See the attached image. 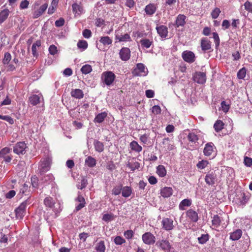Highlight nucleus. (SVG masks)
Instances as JSON below:
<instances>
[{"label":"nucleus","mask_w":252,"mask_h":252,"mask_svg":"<svg viewBox=\"0 0 252 252\" xmlns=\"http://www.w3.org/2000/svg\"><path fill=\"white\" fill-rule=\"evenodd\" d=\"M208 164L209 162L207 160H202L198 162V163L196 165V166L199 169H203L205 168Z\"/></svg>","instance_id":"6e6d98bb"},{"label":"nucleus","mask_w":252,"mask_h":252,"mask_svg":"<svg viewBox=\"0 0 252 252\" xmlns=\"http://www.w3.org/2000/svg\"><path fill=\"white\" fill-rule=\"evenodd\" d=\"M132 189L131 187L128 186H125L122 187V194L124 197H128L132 194Z\"/></svg>","instance_id":"7c9ffc66"},{"label":"nucleus","mask_w":252,"mask_h":252,"mask_svg":"<svg viewBox=\"0 0 252 252\" xmlns=\"http://www.w3.org/2000/svg\"><path fill=\"white\" fill-rule=\"evenodd\" d=\"M130 147L132 151L138 153L140 152L142 150V147L135 141H132L130 143Z\"/></svg>","instance_id":"2f4dec72"},{"label":"nucleus","mask_w":252,"mask_h":252,"mask_svg":"<svg viewBox=\"0 0 252 252\" xmlns=\"http://www.w3.org/2000/svg\"><path fill=\"white\" fill-rule=\"evenodd\" d=\"M250 244V240L249 237L242 240L236 245L233 249V252H246L249 248Z\"/></svg>","instance_id":"f257e3e1"},{"label":"nucleus","mask_w":252,"mask_h":252,"mask_svg":"<svg viewBox=\"0 0 252 252\" xmlns=\"http://www.w3.org/2000/svg\"><path fill=\"white\" fill-rule=\"evenodd\" d=\"M53 180L54 177L51 174L45 175L42 178V182L47 184H49L50 182H52Z\"/></svg>","instance_id":"de8ad7c7"},{"label":"nucleus","mask_w":252,"mask_h":252,"mask_svg":"<svg viewBox=\"0 0 252 252\" xmlns=\"http://www.w3.org/2000/svg\"><path fill=\"white\" fill-rule=\"evenodd\" d=\"M148 72V68L142 63H137L135 67L132 70V74L134 76H146Z\"/></svg>","instance_id":"f03ea898"},{"label":"nucleus","mask_w":252,"mask_h":252,"mask_svg":"<svg viewBox=\"0 0 252 252\" xmlns=\"http://www.w3.org/2000/svg\"><path fill=\"white\" fill-rule=\"evenodd\" d=\"M124 236L127 239H131L133 235H134V232L131 230H126L124 232Z\"/></svg>","instance_id":"338daca9"},{"label":"nucleus","mask_w":252,"mask_h":252,"mask_svg":"<svg viewBox=\"0 0 252 252\" xmlns=\"http://www.w3.org/2000/svg\"><path fill=\"white\" fill-rule=\"evenodd\" d=\"M193 80L198 84H203L206 82V74L203 72H196L193 76Z\"/></svg>","instance_id":"f8f14e48"},{"label":"nucleus","mask_w":252,"mask_h":252,"mask_svg":"<svg viewBox=\"0 0 252 252\" xmlns=\"http://www.w3.org/2000/svg\"><path fill=\"white\" fill-rule=\"evenodd\" d=\"M187 217L193 222H197L198 220V214L192 209H189L186 212Z\"/></svg>","instance_id":"4be33fe9"},{"label":"nucleus","mask_w":252,"mask_h":252,"mask_svg":"<svg viewBox=\"0 0 252 252\" xmlns=\"http://www.w3.org/2000/svg\"><path fill=\"white\" fill-rule=\"evenodd\" d=\"M11 60V55L8 53L6 52L4 54V58L2 60V63L4 64H8Z\"/></svg>","instance_id":"864d4df0"},{"label":"nucleus","mask_w":252,"mask_h":252,"mask_svg":"<svg viewBox=\"0 0 252 252\" xmlns=\"http://www.w3.org/2000/svg\"><path fill=\"white\" fill-rule=\"evenodd\" d=\"M48 7V4L44 3L42 5L39 9L34 11L33 13V18L36 19L42 15Z\"/></svg>","instance_id":"6ab92c4d"},{"label":"nucleus","mask_w":252,"mask_h":252,"mask_svg":"<svg viewBox=\"0 0 252 252\" xmlns=\"http://www.w3.org/2000/svg\"><path fill=\"white\" fill-rule=\"evenodd\" d=\"M217 181V175L214 171L208 172L205 176V181L208 185H213Z\"/></svg>","instance_id":"4468645a"},{"label":"nucleus","mask_w":252,"mask_h":252,"mask_svg":"<svg viewBox=\"0 0 252 252\" xmlns=\"http://www.w3.org/2000/svg\"><path fill=\"white\" fill-rule=\"evenodd\" d=\"M95 249L97 252H105L106 247L104 241L101 240L97 243L95 246Z\"/></svg>","instance_id":"72a5a7b5"},{"label":"nucleus","mask_w":252,"mask_h":252,"mask_svg":"<svg viewBox=\"0 0 252 252\" xmlns=\"http://www.w3.org/2000/svg\"><path fill=\"white\" fill-rule=\"evenodd\" d=\"M51 163V159L48 157L44 158L40 161L39 169L41 175L50 169Z\"/></svg>","instance_id":"423d86ee"},{"label":"nucleus","mask_w":252,"mask_h":252,"mask_svg":"<svg viewBox=\"0 0 252 252\" xmlns=\"http://www.w3.org/2000/svg\"><path fill=\"white\" fill-rule=\"evenodd\" d=\"M72 7L73 12L75 14L79 15L81 14L83 11L82 7L76 3H73L72 5Z\"/></svg>","instance_id":"ea45409f"},{"label":"nucleus","mask_w":252,"mask_h":252,"mask_svg":"<svg viewBox=\"0 0 252 252\" xmlns=\"http://www.w3.org/2000/svg\"><path fill=\"white\" fill-rule=\"evenodd\" d=\"M114 219V216L113 214H105L102 217V220L105 222H109Z\"/></svg>","instance_id":"8fccbe9b"},{"label":"nucleus","mask_w":252,"mask_h":252,"mask_svg":"<svg viewBox=\"0 0 252 252\" xmlns=\"http://www.w3.org/2000/svg\"><path fill=\"white\" fill-rule=\"evenodd\" d=\"M161 224L162 228L166 231L173 230L175 227L174 221L170 218H163L161 221Z\"/></svg>","instance_id":"9d476101"},{"label":"nucleus","mask_w":252,"mask_h":252,"mask_svg":"<svg viewBox=\"0 0 252 252\" xmlns=\"http://www.w3.org/2000/svg\"><path fill=\"white\" fill-rule=\"evenodd\" d=\"M99 41L102 43L104 45H108L112 43V39L108 36L102 37Z\"/></svg>","instance_id":"49530a36"},{"label":"nucleus","mask_w":252,"mask_h":252,"mask_svg":"<svg viewBox=\"0 0 252 252\" xmlns=\"http://www.w3.org/2000/svg\"><path fill=\"white\" fill-rule=\"evenodd\" d=\"M224 124L221 120H217L214 125V128L216 132H219L223 128Z\"/></svg>","instance_id":"79ce46f5"},{"label":"nucleus","mask_w":252,"mask_h":252,"mask_svg":"<svg viewBox=\"0 0 252 252\" xmlns=\"http://www.w3.org/2000/svg\"><path fill=\"white\" fill-rule=\"evenodd\" d=\"M157 173L159 177H164L166 174V171L164 166L162 165H158L157 168Z\"/></svg>","instance_id":"4c0bfd02"},{"label":"nucleus","mask_w":252,"mask_h":252,"mask_svg":"<svg viewBox=\"0 0 252 252\" xmlns=\"http://www.w3.org/2000/svg\"><path fill=\"white\" fill-rule=\"evenodd\" d=\"M209 240V235L208 234H202L200 237L198 238L199 243L204 244Z\"/></svg>","instance_id":"09e8293b"},{"label":"nucleus","mask_w":252,"mask_h":252,"mask_svg":"<svg viewBox=\"0 0 252 252\" xmlns=\"http://www.w3.org/2000/svg\"><path fill=\"white\" fill-rule=\"evenodd\" d=\"M127 166L131 169V171H134L135 169H138L140 167V163L138 162L135 161L133 163H129Z\"/></svg>","instance_id":"5fc2aeb1"},{"label":"nucleus","mask_w":252,"mask_h":252,"mask_svg":"<svg viewBox=\"0 0 252 252\" xmlns=\"http://www.w3.org/2000/svg\"><path fill=\"white\" fill-rule=\"evenodd\" d=\"M121 59L124 61H128L130 57V51L129 48L123 47L119 53Z\"/></svg>","instance_id":"dca6fc26"},{"label":"nucleus","mask_w":252,"mask_h":252,"mask_svg":"<svg viewBox=\"0 0 252 252\" xmlns=\"http://www.w3.org/2000/svg\"><path fill=\"white\" fill-rule=\"evenodd\" d=\"M191 200L190 199H184L179 204V208L180 210H185L186 207H189L191 205Z\"/></svg>","instance_id":"c85d7f7f"},{"label":"nucleus","mask_w":252,"mask_h":252,"mask_svg":"<svg viewBox=\"0 0 252 252\" xmlns=\"http://www.w3.org/2000/svg\"><path fill=\"white\" fill-rule=\"evenodd\" d=\"M161 111V108L158 105H155L152 108V112L155 115L160 114Z\"/></svg>","instance_id":"69168bd1"},{"label":"nucleus","mask_w":252,"mask_h":252,"mask_svg":"<svg viewBox=\"0 0 252 252\" xmlns=\"http://www.w3.org/2000/svg\"><path fill=\"white\" fill-rule=\"evenodd\" d=\"M26 144L24 142H19L16 144L13 148V152L17 155H23L25 153Z\"/></svg>","instance_id":"ddd939ff"},{"label":"nucleus","mask_w":252,"mask_h":252,"mask_svg":"<svg viewBox=\"0 0 252 252\" xmlns=\"http://www.w3.org/2000/svg\"><path fill=\"white\" fill-rule=\"evenodd\" d=\"M220 218L218 215H214L212 218V223L215 227H218L220 224Z\"/></svg>","instance_id":"58836bf2"},{"label":"nucleus","mask_w":252,"mask_h":252,"mask_svg":"<svg viewBox=\"0 0 252 252\" xmlns=\"http://www.w3.org/2000/svg\"><path fill=\"white\" fill-rule=\"evenodd\" d=\"M0 119L4 120L11 125L13 124L14 122V120L11 117L7 115L2 116L0 114Z\"/></svg>","instance_id":"13d9d810"},{"label":"nucleus","mask_w":252,"mask_h":252,"mask_svg":"<svg viewBox=\"0 0 252 252\" xmlns=\"http://www.w3.org/2000/svg\"><path fill=\"white\" fill-rule=\"evenodd\" d=\"M201 49L206 52L211 48V43L210 40L206 38H202L201 40Z\"/></svg>","instance_id":"412c9836"},{"label":"nucleus","mask_w":252,"mask_h":252,"mask_svg":"<svg viewBox=\"0 0 252 252\" xmlns=\"http://www.w3.org/2000/svg\"><path fill=\"white\" fill-rule=\"evenodd\" d=\"M76 200L79 202V204L76 207V210L79 211L85 206V201L83 196L79 193Z\"/></svg>","instance_id":"a878e982"},{"label":"nucleus","mask_w":252,"mask_h":252,"mask_svg":"<svg viewBox=\"0 0 252 252\" xmlns=\"http://www.w3.org/2000/svg\"><path fill=\"white\" fill-rule=\"evenodd\" d=\"M87 180L85 178H83L81 181L80 185L79 184L77 185V188L79 189H82L87 186Z\"/></svg>","instance_id":"bf43d9fd"},{"label":"nucleus","mask_w":252,"mask_h":252,"mask_svg":"<svg viewBox=\"0 0 252 252\" xmlns=\"http://www.w3.org/2000/svg\"><path fill=\"white\" fill-rule=\"evenodd\" d=\"M189 141L192 143L195 144L198 140V136L193 132H189L187 136Z\"/></svg>","instance_id":"e433bc0d"},{"label":"nucleus","mask_w":252,"mask_h":252,"mask_svg":"<svg viewBox=\"0 0 252 252\" xmlns=\"http://www.w3.org/2000/svg\"><path fill=\"white\" fill-rule=\"evenodd\" d=\"M186 16L184 15L179 14L176 18V26L179 27L180 26H184L186 24Z\"/></svg>","instance_id":"393cba45"},{"label":"nucleus","mask_w":252,"mask_h":252,"mask_svg":"<svg viewBox=\"0 0 252 252\" xmlns=\"http://www.w3.org/2000/svg\"><path fill=\"white\" fill-rule=\"evenodd\" d=\"M182 57L185 62L189 63H193L196 59L194 53L189 50L183 51L182 53Z\"/></svg>","instance_id":"0eeeda50"},{"label":"nucleus","mask_w":252,"mask_h":252,"mask_svg":"<svg viewBox=\"0 0 252 252\" xmlns=\"http://www.w3.org/2000/svg\"><path fill=\"white\" fill-rule=\"evenodd\" d=\"M81 71L83 74H87L92 71V67L90 64H85L81 67Z\"/></svg>","instance_id":"a18cd8bd"},{"label":"nucleus","mask_w":252,"mask_h":252,"mask_svg":"<svg viewBox=\"0 0 252 252\" xmlns=\"http://www.w3.org/2000/svg\"><path fill=\"white\" fill-rule=\"evenodd\" d=\"M115 39L119 42H126L130 40V36L127 33L122 34L119 32H116Z\"/></svg>","instance_id":"aec40b11"},{"label":"nucleus","mask_w":252,"mask_h":252,"mask_svg":"<svg viewBox=\"0 0 252 252\" xmlns=\"http://www.w3.org/2000/svg\"><path fill=\"white\" fill-rule=\"evenodd\" d=\"M70 94L72 97L80 99L84 97V93L82 90L79 89L72 90Z\"/></svg>","instance_id":"5701e85b"},{"label":"nucleus","mask_w":252,"mask_h":252,"mask_svg":"<svg viewBox=\"0 0 252 252\" xmlns=\"http://www.w3.org/2000/svg\"><path fill=\"white\" fill-rule=\"evenodd\" d=\"M44 204L46 206V207L52 209V211H54L55 214L53 216V218L56 217L57 212H58V211L56 210L55 206V201L53 199V198L50 196L46 197L44 200Z\"/></svg>","instance_id":"1a4fd4ad"},{"label":"nucleus","mask_w":252,"mask_h":252,"mask_svg":"<svg viewBox=\"0 0 252 252\" xmlns=\"http://www.w3.org/2000/svg\"><path fill=\"white\" fill-rule=\"evenodd\" d=\"M242 235V231L241 229H236L234 232L230 233V239L233 241L239 240Z\"/></svg>","instance_id":"bb28decb"},{"label":"nucleus","mask_w":252,"mask_h":252,"mask_svg":"<svg viewBox=\"0 0 252 252\" xmlns=\"http://www.w3.org/2000/svg\"><path fill=\"white\" fill-rule=\"evenodd\" d=\"M96 163V160L91 156L88 157L85 159V164L89 167L95 166Z\"/></svg>","instance_id":"473e14b6"},{"label":"nucleus","mask_w":252,"mask_h":252,"mask_svg":"<svg viewBox=\"0 0 252 252\" xmlns=\"http://www.w3.org/2000/svg\"><path fill=\"white\" fill-rule=\"evenodd\" d=\"M40 46L41 42L40 40H37L35 43L33 44L32 47V51L33 56H36L38 55L37 53L36 47H40Z\"/></svg>","instance_id":"c03bdc74"},{"label":"nucleus","mask_w":252,"mask_h":252,"mask_svg":"<svg viewBox=\"0 0 252 252\" xmlns=\"http://www.w3.org/2000/svg\"><path fill=\"white\" fill-rule=\"evenodd\" d=\"M11 151V149L8 147H5L3 148L0 151V158L4 157L6 156L7 154H8Z\"/></svg>","instance_id":"680f3d73"},{"label":"nucleus","mask_w":252,"mask_h":252,"mask_svg":"<svg viewBox=\"0 0 252 252\" xmlns=\"http://www.w3.org/2000/svg\"><path fill=\"white\" fill-rule=\"evenodd\" d=\"M10 11L8 9H4L0 12V24L3 23L8 17Z\"/></svg>","instance_id":"f704fd0d"},{"label":"nucleus","mask_w":252,"mask_h":252,"mask_svg":"<svg viewBox=\"0 0 252 252\" xmlns=\"http://www.w3.org/2000/svg\"><path fill=\"white\" fill-rule=\"evenodd\" d=\"M212 34H213V38L214 39V42H215L216 46V47H217L219 46L220 42L219 36L218 35V34L215 32H213L212 33Z\"/></svg>","instance_id":"0e129e2a"},{"label":"nucleus","mask_w":252,"mask_h":252,"mask_svg":"<svg viewBox=\"0 0 252 252\" xmlns=\"http://www.w3.org/2000/svg\"><path fill=\"white\" fill-rule=\"evenodd\" d=\"M215 145L212 142H209L205 145L203 153L205 156H210L214 152Z\"/></svg>","instance_id":"a211bd4d"},{"label":"nucleus","mask_w":252,"mask_h":252,"mask_svg":"<svg viewBox=\"0 0 252 252\" xmlns=\"http://www.w3.org/2000/svg\"><path fill=\"white\" fill-rule=\"evenodd\" d=\"M77 47L82 51H84L88 47V44L85 40H79L77 43Z\"/></svg>","instance_id":"37998d69"},{"label":"nucleus","mask_w":252,"mask_h":252,"mask_svg":"<svg viewBox=\"0 0 252 252\" xmlns=\"http://www.w3.org/2000/svg\"><path fill=\"white\" fill-rule=\"evenodd\" d=\"M29 100L32 105H36L43 100V98L41 94H33L29 97Z\"/></svg>","instance_id":"f3484780"},{"label":"nucleus","mask_w":252,"mask_h":252,"mask_svg":"<svg viewBox=\"0 0 252 252\" xmlns=\"http://www.w3.org/2000/svg\"><path fill=\"white\" fill-rule=\"evenodd\" d=\"M94 148L96 151L101 153L104 150L103 144L97 140H95L94 143Z\"/></svg>","instance_id":"c9c22d12"},{"label":"nucleus","mask_w":252,"mask_h":252,"mask_svg":"<svg viewBox=\"0 0 252 252\" xmlns=\"http://www.w3.org/2000/svg\"><path fill=\"white\" fill-rule=\"evenodd\" d=\"M244 162L247 167H251L252 165V158L247 157L244 158Z\"/></svg>","instance_id":"774afa93"},{"label":"nucleus","mask_w":252,"mask_h":252,"mask_svg":"<svg viewBox=\"0 0 252 252\" xmlns=\"http://www.w3.org/2000/svg\"><path fill=\"white\" fill-rule=\"evenodd\" d=\"M143 243L146 245H153L156 242V237L151 232H148L144 233L142 236Z\"/></svg>","instance_id":"6e6552de"},{"label":"nucleus","mask_w":252,"mask_h":252,"mask_svg":"<svg viewBox=\"0 0 252 252\" xmlns=\"http://www.w3.org/2000/svg\"><path fill=\"white\" fill-rule=\"evenodd\" d=\"M249 197L243 191H238L236 193L233 199V202L239 205H245L249 200Z\"/></svg>","instance_id":"39448f33"},{"label":"nucleus","mask_w":252,"mask_h":252,"mask_svg":"<svg viewBox=\"0 0 252 252\" xmlns=\"http://www.w3.org/2000/svg\"><path fill=\"white\" fill-rule=\"evenodd\" d=\"M122 191V186H116L112 190V193L115 195H119Z\"/></svg>","instance_id":"4d7b16f0"},{"label":"nucleus","mask_w":252,"mask_h":252,"mask_svg":"<svg viewBox=\"0 0 252 252\" xmlns=\"http://www.w3.org/2000/svg\"><path fill=\"white\" fill-rule=\"evenodd\" d=\"M244 6L245 9L249 12L252 13V2L247 1L245 2Z\"/></svg>","instance_id":"e2e57ef3"},{"label":"nucleus","mask_w":252,"mask_h":252,"mask_svg":"<svg viewBox=\"0 0 252 252\" xmlns=\"http://www.w3.org/2000/svg\"><path fill=\"white\" fill-rule=\"evenodd\" d=\"M30 204L29 201L26 200L23 202L15 210V216L17 219L21 220L26 214V210L27 205Z\"/></svg>","instance_id":"20e7f679"},{"label":"nucleus","mask_w":252,"mask_h":252,"mask_svg":"<svg viewBox=\"0 0 252 252\" xmlns=\"http://www.w3.org/2000/svg\"><path fill=\"white\" fill-rule=\"evenodd\" d=\"M107 116V113L106 112H103L98 114L94 119V122L95 123H102Z\"/></svg>","instance_id":"cd10ccee"},{"label":"nucleus","mask_w":252,"mask_h":252,"mask_svg":"<svg viewBox=\"0 0 252 252\" xmlns=\"http://www.w3.org/2000/svg\"><path fill=\"white\" fill-rule=\"evenodd\" d=\"M140 42L143 47L149 48L151 46L153 41L147 38H143L140 40Z\"/></svg>","instance_id":"a19ab883"},{"label":"nucleus","mask_w":252,"mask_h":252,"mask_svg":"<svg viewBox=\"0 0 252 252\" xmlns=\"http://www.w3.org/2000/svg\"><path fill=\"white\" fill-rule=\"evenodd\" d=\"M116 78L115 74L110 71H105L102 73L101 79L102 82L107 86L112 84Z\"/></svg>","instance_id":"7ed1b4c3"},{"label":"nucleus","mask_w":252,"mask_h":252,"mask_svg":"<svg viewBox=\"0 0 252 252\" xmlns=\"http://www.w3.org/2000/svg\"><path fill=\"white\" fill-rule=\"evenodd\" d=\"M172 193L173 189L170 187H164L160 191L161 195L164 198L170 197Z\"/></svg>","instance_id":"b1692460"},{"label":"nucleus","mask_w":252,"mask_h":252,"mask_svg":"<svg viewBox=\"0 0 252 252\" xmlns=\"http://www.w3.org/2000/svg\"><path fill=\"white\" fill-rule=\"evenodd\" d=\"M246 75V69L243 67L237 73V77L240 79H243Z\"/></svg>","instance_id":"603ef678"},{"label":"nucleus","mask_w":252,"mask_h":252,"mask_svg":"<svg viewBox=\"0 0 252 252\" xmlns=\"http://www.w3.org/2000/svg\"><path fill=\"white\" fill-rule=\"evenodd\" d=\"M156 245L158 247L160 248L163 251L166 252H169L171 249V245L166 239H162L158 241L156 243Z\"/></svg>","instance_id":"9b49d317"},{"label":"nucleus","mask_w":252,"mask_h":252,"mask_svg":"<svg viewBox=\"0 0 252 252\" xmlns=\"http://www.w3.org/2000/svg\"><path fill=\"white\" fill-rule=\"evenodd\" d=\"M220 13V8L216 7L211 12V16L212 18L216 19L218 17Z\"/></svg>","instance_id":"052dcab7"},{"label":"nucleus","mask_w":252,"mask_h":252,"mask_svg":"<svg viewBox=\"0 0 252 252\" xmlns=\"http://www.w3.org/2000/svg\"><path fill=\"white\" fill-rule=\"evenodd\" d=\"M156 11V7L154 4H149L146 6L145 8V11L147 14L149 15H152L155 13Z\"/></svg>","instance_id":"c756f323"},{"label":"nucleus","mask_w":252,"mask_h":252,"mask_svg":"<svg viewBox=\"0 0 252 252\" xmlns=\"http://www.w3.org/2000/svg\"><path fill=\"white\" fill-rule=\"evenodd\" d=\"M114 242L117 245H121L126 243V240L121 236H116L114 240Z\"/></svg>","instance_id":"3c124183"},{"label":"nucleus","mask_w":252,"mask_h":252,"mask_svg":"<svg viewBox=\"0 0 252 252\" xmlns=\"http://www.w3.org/2000/svg\"><path fill=\"white\" fill-rule=\"evenodd\" d=\"M156 29L159 36L162 38H165L168 35V28L164 25H157Z\"/></svg>","instance_id":"2eb2a0df"}]
</instances>
